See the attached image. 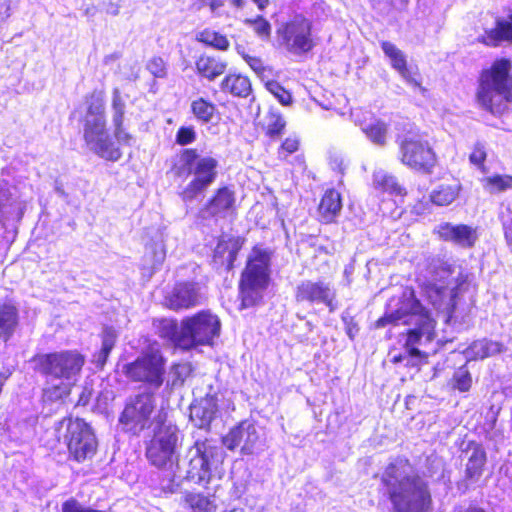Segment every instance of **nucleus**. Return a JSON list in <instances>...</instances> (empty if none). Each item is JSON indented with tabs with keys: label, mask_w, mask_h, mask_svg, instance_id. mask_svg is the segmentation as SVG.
Masks as SVG:
<instances>
[{
	"label": "nucleus",
	"mask_w": 512,
	"mask_h": 512,
	"mask_svg": "<svg viewBox=\"0 0 512 512\" xmlns=\"http://www.w3.org/2000/svg\"><path fill=\"white\" fill-rule=\"evenodd\" d=\"M243 59L250 66V68L258 75H262L265 67L261 58L242 53Z\"/></svg>",
	"instance_id": "obj_51"
},
{
	"label": "nucleus",
	"mask_w": 512,
	"mask_h": 512,
	"mask_svg": "<svg viewBox=\"0 0 512 512\" xmlns=\"http://www.w3.org/2000/svg\"><path fill=\"white\" fill-rule=\"evenodd\" d=\"M74 385L75 383L66 380H59L57 383L47 382L43 389V401L49 403L63 401L70 394Z\"/></svg>",
	"instance_id": "obj_32"
},
{
	"label": "nucleus",
	"mask_w": 512,
	"mask_h": 512,
	"mask_svg": "<svg viewBox=\"0 0 512 512\" xmlns=\"http://www.w3.org/2000/svg\"><path fill=\"white\" fill-rule=\"evenodd\" d=\"M361 130L375 145H386L389 125L385 121L373 118L369 122L363 123Z\"/></svg>",
	"instance_id": "obj_30"
},
{
	"label": "nucleus",
	"mask_w": 512,
	"mask_h": 512,
	"mask_svg": "<svg viewBox=\"0 0 512 512\" xmlns=\"http://www.w3.org/2000/svg\"><path fill=\"white\" fill-rule=\"evenodd\" d=\"M195 65L198 74L209 81H212L222 75L227 68V63L224 60L208 55L200 56Z\"/></svg>",
	"instance_id": "obj_26"
},
{
	"label": "nucleus",
	"mask_w": 512,
	"mask_h": 512,
	"mask_svg": "<svg viewBox=\"0 0 512 512\" xmlns=\"http://www.w3.org/2000/svg\"><path fill=\"white\" fill-rule=\"evenodd\" d=\"M242 245L243 240L240 237H222L214 250V263L216 265L226 266L227 270L232 269L233 263Z\"/></svg>",
	"instance_id": "obj_21"
},
{
	"label": "nucleus",
	"mask_w": 512,
	"mask_h": 512,
	"mask_svg": "<svg viewBox=\"0 0 512 512\" xmlns=\"http://www.w3.org/2000/svg\"><path fill=\"white\" fill-rule=\"evenodd\" d=\"M383 52L390 58L392 66L410 84L420 86L415 75L408 69L406 58L394 44L384 41L381 45Z\"/></svg>",
	"instance_id": "obj_24"
},
{
	"label": "nucleus",
	"mask_w": 512,
	"mask_h": 512,
	"mask_svg": "<svg viewBox=\"0 0 512 512\" xmlns=\"http://www.w3.org/2000/svg\"><path fill=\"white\" fill-rule=\"evenodd\" d=\"M109 13H111L114 16L118 15V13H119L118 7L113 8L111 11H109Z\"/></svg>",
	"instance_id": "obj_64"
},
{
	"label": "nucleus",
	"mask_w": 512,
	"mask_h": 512,
	"mask_svg": "<svg viewBox=\"0 0 512 512\" xmlns=\"http://www.w3.org/2000/svg\"><path fill=\"white\" fill-rule=\"evenodd\" d=\"M83 136L86 144L100 157L117 161L121 151L111 141L106 130L105 106L102 99L93 97L89 102L84 118Z\"/></svg>",
	"instance_id": "obj_8"
},
{
	"label": "nucleus",
	"mask_w": 512,
	"mask_h": 512,
	"mask_svg": "<svg viewBox=\"0 0 512 512\" xmlns=\"http://www.w3.org/2000/svg\"><path fill=\"white\" fill-rule=\"evenodd\" d=\"M512 40V15L508 20L497 21L496 27L487 31L482 37L483 43L497 46L502 41Z\"/></svg>",
	"instance_id": "obj_31"
},
{
	"label": "nucleus",
	"mask_w": 512,
	"mask_h": 512,
	"mask_svg": "<svg viewBox=\"0 0 512 512\" xmlns=\"http://www.w3.org/2000/svg\"><path fill=\"white\" fill-rule=\"evenodd\" d=\"M88 402V396L85 395V392L82 393L79 399V403H82L83 405L87 404Z\"/></svg>",
	"instance_id": "obj_62"
},
{
	"label": "nucleus",
	"mask_w": 512,
	"mask_h": 512,
	"mask_svg": "<svg viewBox=\"0 0 512 512\" xmlns=\"http://www.w3.org/2000/svg\"><path fill=\"white\" fill-rule=\"evenodd\" d=\"M155 401L154 394L146 391L129 397L119 417L123 430L139 435L148 428L155 410Z\"/></svg>",
	"instance_id": "obj_15"
},
{
	"label": "nucleus",
	"mask_w": 512,
	"mask_h": 512,
	"mask_svg": "<svg viewBox=\"0 0 512 512\" xmlns=\"http://www.w3.org/2000/svg\"><path fill=\"white\" fill-rule=\"evenodd\" d=\"M201 294L195 283L183 282L174 286L166 296L167 306L175 311L189 309L200 303Z\"/></svg>",
	"instance_id": "obj_19"
},
{
	"label": "nucleus",
	"mask_w": 512,
	"mask_h": 512,
	"mask_svg": "<svg viewBox=\"0 0 512 512\" xmlns=\"http://www.w3.org/2000/svg\"><path fill=\"white\" fill-rule=\"evenodd\" d=\"M11 15V0H0V22H5Z\"/></svg>",
	"instance_id": "obj_56"
},
{
	"label": "nucleus",
	"mask_w": 512,
	"mask_h": 512,
	"mask_svg": "<svg viewBox=\"0 0 512 512\" xmlns=\"http://www.w3.org/2000/svg\"><path fill=\"white\" fill-rule=\"evenodd\" d=\"M125 114V101L118 89H114L112 97V122L114 126L123 124Z\"/></svg>",
	"instance_id": "obj_43"
},
{
	"label": "nucleus",
	"mask_w": 512,
	"mask_h": 512,
	"mask_svg": "<svg viewBox=\"0 0 512 512\" xmlns=\"http://www.w3.org/2000/svg\"><path fill=\"white\" fill-rule=\"evenodd\" d=\"M16 325V310L11 305H0V337H7Z\"/></svg>",
	"instance_id": "obj_37"
},
{
	"label": "nucleus",
	"mask_w": 512,
	"mask_h": 512,
	"mask_svg": "<svg viewBox=\"0 0 512 512\" xmlns=\"http://www.w3.org/2000/svg\"><path fill=\"white\" fill-rule=\"evenodd\" d=\"M469 159H470L471 163H473L474 165H477V166L482 165L486 159V152H485L483 145H481L480 143H477L474 146V149H473L472 153L470 154Z\"/></svg>",
	"instance_id": "obj_52"
},
{
	"label": "nucleus",
	"mask_w": 512,
	"mask_h": 512,
	"mask_svg": "<svg viewBox=\"0 0 512 512\" xmlns=\"http://www.w3.org/2000/svg\"><path fill=\"white\" fill-rule=\"evenodd\" d=\"M465 512H485L483 509L471 506Z\"/></svg>",
	"instance_id": "obj_63"
},
{
	"label": "nucleus",
	"mask_w": 512,
	"mask_h": 512,
	"mask_svg": "<svg viewBox=\"0 0 512 512\" xmlns=\"http://www.w3.org/2000/svg\"><path fill=\"white\" fill-rule=\"evenodd\" d=\"M245 24L253 27L256 35L261 39L268 40L270 38L271 25L262 16H257L255 19H246Z\"/></svg>",
	"instance_id": "obj_44"
},
{
	"label": "nucleus",
	"mask_w": 512,
	"mask_h": 512,
	"mask_svg": "<svg viewBox=\"0 0 512 512\" xmlns=\"http://www.w3.org/2000/svg\"><path fill=\"white\" fill-rule=\"evenodd\" d=\"M235 194L228 187L217 190L204 211L210 216L225 217L235 210Z\"/></svg>",
	"instance_id": "obj_22"
},
{
	"label": "nucleus",
	"mask_w": 512,
	"mask_h": 512,
	"mask_svg": "<svg viewBox=\"0 0 512 512\" xmlns=\"http://www.w3.org/2000/svg\"><path fill=\"white\" fill-rule=\"evenodd\" d=\"M172 370H173V373L176 375V379L173 380V385H176L177 382L183 383L185 378L190 373V367L187 364L174 365Z\"/></svg>",
	"instance_id": "obj_54"
},
{
	"label": "nucleus",
	"mask_w": 512,
	"mask_h": 512,
	"mask_svg": "<svg viewBox=\"0 0 512 512\" xmlns=\"http://www.w3.org/2000/svg\"><path fill=\"white\" fill-rule=\"evenodd\" d=\"M454 387L461 392H466L470 389L472 379L470 373L464 368H460L454 374Z\"/></svg>",
	"instance_id": "obj_46"
},
{
	"label": "nucleus",
	"mask_w": 512,
	"mask_h": 512,
	"mask_svg": "<svg viewBox=\"0 0 512 512\" xmlns=\"http://www.w3.org/2000/svg\"><path fill=\"white\" fill-rule=\"evenodd\" d=\"M181 439L178 427L159 413L153 436L146 447V457L151 465L160 470L159 488L165 494L176 493L181 485L177 477L180 470L177 449Z\"/></svg>",
	"instance_id": "obj_4"
},
{
	"label": "nucleus",
	"mask_w": 512,
	"mask_h": 512,
	"mask_svg": "<svg viewBox=\"0 0 512 512\" xmlns=\"http://www.w3.org/2000/svg\"><path fill=\"white\" fill-rule=\"evenodd\" d=\"M485 462L486 454L484 450L479 447L475 448L468 459L466 476L472 480L478 479L482 474Z\"/></svg>",
	"instance_id": "obj_35"
},
{
	"label": "nucleus",
	"mask_w": 512,
	"mask_h": 512,
	"mask_svg": "<svg viewBox=\"0 0 512 512\" xmlns=\"http://www.w3.org/2000/svg\"><path fill=\"white\" fill-rule=\"evenodd\" d=\"M111 351L105 350L104 348H101L100 351L94 355L93 362L96 364L97 367L102 368L104 364L106 363L108 356Z\"/></svg>",
	"instance_id": "obj_57"
},
{
	"label": "nucleus",
	"mask_w": 512,
	"mask_h": 512,
	"mask_svg": "<svg viewBox=\"0 0 512 512\" xmlns=\"http://www.w3.org/2000/svg\"><path fill=\"white\" fill-rule=\"evenodd\" d=\"M218 317L208 311H200L183 319V334L180 348L190 350L198 346L211 345L220 334Z\"/></svg>",
	"instance_id": "obj_14"
},
{
	"label": "nucleus",
	"mask_w": 512,
	"mask_h": 512,
	"mask_svg": "<svg viewBox=\"0 0 512 512\" xmlns=\"http://www.w3.org/2000/svg\"><path fill=\"white\" fill-rule=\"evenodd\" d=\"M268 91L274 95V97L284 106H288L292 103V96L289 91L282 87L276 81H270L266 84Z\"/></svg>",
	"instance_id": "obj_45"
},
{
	"label": "nucleus",
	"mask_w": 512,
	"mask_h": 512,
	"mask_svg": "<svg viewBox=\"0 0 512 512\" xmlns=\"http://www.w3.org/2000/svg\"><path fill=\"white\" fill-rule=\"evenodd\" d=\"M435 231L442 240L453 242L463 248L472 247L477 240L475 229L465 224L453 225L444 222L439 224Z\"/></svg>",
	"instance_id": "obj_20"
},
{
	"label": "nucleus",
	"mask_w": 512,
	"mask_h": 512,
	"mask_svg": "<svg viewBox=\"0 0 512 512\" xmlns=\"http://www.w3.org/2000/svg\"><path fill=\"white\" fill-rule=\"evenodd\" d=\"M158 334L161 338L172 342L176 347L180 348V339L183 334V319L178 325L174 319H162L158 324Z\"/></svg>",
	"instance_id": "obj_33"
},
{
	"label": "nucleus",
	"mask_w": 512,
	"mask_h": 512,
	"mask_svg": "<svg viewBox=\"0 0 512 512\" xmlns=\"http://www.w3.org/2000/svg\"><path fill=\"white\" fill-rule=\"evenodd\" d=\"M271 254L267 249L254 247L240 281L242 306L255 305L261 298L269 280Z\"/></svg>",
	"instance_id": "obj_10"
},
{
	"label": "nucleus",
	"mask_w": 512,
	"mask_h": 512,
	"mask_svg": "<svg viewBox=\"0 0 512 512\" xmlns=\"http://www.w3.org/2000/svg\"><path fill=\"white\" fill-rule=\"evenodd\" d=\"M358 332V328L355 324L349 323L347 325V334L350 339H353L355 337V334Z\"/></svg>",
	"instance_id": "obj_58"
},
{
	"label": "nucleus",
	"mask_w": 512,
	"mask_h": 512,
	"mask_svg": "<svg viewBox=\"0 0 512 512\" xmlns=\"http://www.w3.org/2000/svg\"><path fill=\"white\" fill-rule=\"evenodd\" d=\"M166 360L157 344L150 345L134 361L124 364L123 374L133 382L158 389L164 382Z\"/></svg>",
	"instance_id": "obj_12"
},
{
	"label": "nucleus",
	"mask_w": 512,
	"mask_h": 512,
	"mask_svg": "<svg viewBox=\"0 0 512 512\" xmlns=\"http://www.w3.org/2000/svg\"><path fill=\"white\" fill-rule=\"evenodd\" d=\"M342 208L341 196L335 189H329L323 195L319 204V213L322 221L330 223L339 214Z\"/></svg>",
	"instance_id": "obj_27"
},
{
	"label": "nucleus",
	"mask_w": 512,
	"mask_h": 512,
	"mask_svg": "<svg viewBox=\"0 0 512 512\" xmlns=\"http://www.w3.org/2000/svg\"><path fill=\"white\" fill-rule=\"evenodd\" d=\"M191 110L193 115L201 122L208 123L213 118L215 113V105L203 98L194 100L191 103Z\"/></svg>",
	"instance_id": "obj_36"
},
{
	"label": "nucleus",
	"mask_w": 512,
	"mask_h": 512,
	"mask_svg": "<svg viewBox=\"0 0 512 512\" xmlns=\"http://www.w3.org/2000/svg\"><path fill=\"white\" fill-rule=\"evenodd\" d=\"M253 2L260 10H264L269 4V0H253Z\"/></svg>",
	"instance_id": "obj_59"
},
{
	"label": "nucleus",
	"mask_w": 512,
	"mask_h": 512,
	"mask_svg": "<svg viewBox=\"0 0 512 512\" xmlns=\"http://www.w3.org/2000/svg\"><path fill=\"white\" fill-rule=\"evenodd\" d=\"M511 64L501 59L494 62L490 70L481 75L478 101L482 107L492 113H500L507 102H512Z\"/></svg>",
	"instance_id": "obj_6"
},
{
	"label": "nucleus",
	"mask_w": 512,
	"mask_h": 512,
	"mask_svg": "<svg viewBox=\"0 0 512 512\" xmlns=\"http://www.w3.org/2000/svg\"><path fill=\"white\" fill-rule=\"evenodd\" d=\"M32 362L35 370L51 380L76 383L85 364V357L77 350H63L36 355Z\"/></svg>",
	"instance_id": "obj_11"
},
{
	"label": "nucleus",
	"mask_w": 512,
	"mask_h": 512,
	"mask_svg": "<svg viewBox=\"0 0 512 512\" xmlns=\"http://www.w3.org/2000/svg\"><path fill=\"white\" fill-rule=\"evenodd\" d=\"M222 442L231 451L240 448L241 454L251 455L260 447V435L254 424L244 421L231 429Z\"/></svg>",
	"instance_id": "obj_18"
},
{
	"label": "nucleus",
	"mask_w": 512,
	"mask_h": 512,
	"mask_svg": "<svg viewBox=\"0 0 512 512\" xmlns=\"http://www.w3.org/2000/svg\"><path fill=\"white\" fill-rule=\"evenodd\" d=\"M457 195L458 192L455 187L440 186L431 193L430 199L435 205L446 206L451 204L456 199Z\"/></svg>",
	"instance_id": "obj_39"
},
{
	"label": "nucleus",
	"mask_w": 512,
	"mask_h": 512,
	"mask_svg": "<svg viewBox=\"0 0 512 512\" xmlns=\"http://www.w3.org/2000/svg\"><path fill=\"white\" fill-rule=\"evenodd\" d=\"M312 23L302 15H295L278 29V35L285 49L295 55L309 52L314 47Z\"/></svg>",
	"instance_id": "obj_16"
},
{
	"label": "nucleus",
	"mask_w": 512,
	"mask_h": 512,
	"mask_svg": "<svg viewBox=\"0 0 512 512\" xmlns=\"http://www.w3.org/2000/svg\"><path fill=\"white\" fill-rule=\"evenodd\" d=\"M218 410L217 402L213 397L201 399L190 408V419L199 428H206L210 425Z\"/></svg>",
	"instance_id": "obj_23"
},
{
	"label": "nucleus",
	"mask_w": 512,
	"mask_h": 512,
	"mask_svg": "<svg viewBox=\"0 0 512 512\" xmlns=\"http://www.w3.org/2000/svg\"><path fill=\"white\" fill-rule=\"evenodd\" d=\"M421 290L437 309L451 315L458 296L468 287L469 273L453 259L433 257L427 261Z\"/></svg>",
	"instance_id": "obj_2"
},
{
	"label": "nucleus",
	"mask_w": 512,
	"mask_h": 512,
	"mask_svg": "<svg viewBox=\"0 0 512 512\" xmlns=\"http://www.w3.org/2000/svg\"><path fill=\"white\" fill-rule=\"evenodd\" d=\"M196 140V132L193 127L182 126L176 134V143L182 146L193 143Z\"/></svg>",
	"instance_id": "obj_47"
},
{
	"label": "nucleus",
	"mask_w": 512,
	"mask_h": 512,
	"mask_svg": "<svg viewBox=\"0 0 512 512\" xmlns=\"http://www.w3.org/2000/svg\"><path fill=\"white\" fill-rule=\"evenodd\" d=\"M218 161L212 156H200L196 149H184L174 159L171 173L174 177L191 181L181 192L182 199L192 201L204 192L217 177Z\"/></svg>",
	"instance_id": "obj_5"
},
{
	"label": "nucleus",
	"mask_w": 512,
	"mask_h": 512,
	"mask_svg": "<svg viewBox=\"0 0 512 512\" xmlns=\"http://www.w3.org/2000/svg\"><path fill=\"white\" fill-rule=\"evenodd\" d=\"M295 300L297 303L325 305L330 312H334L338 307L336 290L330 282L325 280L301 281L295 289Z\"/></svg>",
	"instance_id": "obj_17"
},
{
	"label": "nucleus",
	"mask_w": 512,
	"mask_h": 512,
	"mask_svg": "<svg viewBox=\"0 0 512 512\" xmlns=\"http://www.w3.org/2000/svg\"><path fill=\"white\" fill-rule=\"evenodd\" d=\"M221 91L234 97L247 98L252 93L250 79L242 74H228L220 84Z\"/></svg>",
	"instance_id": "obj_25"
},
{
	"label": "nucleus",
	"mask_w": 512,
	"mask_h": 512,
	"mask_svg": "<svg viewBox=\"0 0 512 512\" xmlns=\"http://www.w3.org/2000/svg\"><path fill=\"white\" fill-rule=\"evenodd\" d=\"M484 188L491 194L512 188V176L495 175L483 179Z\"/></svg>",
	"instance_id": "obj_38"
},
{
	"label": "nucleus",
	"mask_w": 512,
	"mask_h": 512,
	"mask_svg": "<svg viewBox=\"0 0 512 512\" xmlns=\"http://www.w3.org/2000/svg\"><path fill=\"white\" fill-rule=\"evenodd\" d=\"M118 334L113 327H104L102 331V346L105 350L111 351L116 343Z\"/></svg>",
	"instance_id": "obj_49"
},
{
	"label": "nucleus",
	"mask_w": 512,
	"mask_h": 512,
	"mask_svg": "<svg viewBox=\"0 0 512 512\" xmlns=\"http://www.w3.org/2000/svg\"><path fill=\"white\" fill-rule=\"evenodd\" d=\"M147 69L155 77L163 78L166 76V64L161 57L152 58L147 64Z\"/></svg>",
	"instance_id": "obj_48"
},
{
	"label": "nucleus",
	"mask_w": 512,
	"mask_h": 512,
	"mask_svg": "<svg viewBox=\"0 0 512 512\" xmlns=\"http://www.w3.org/2000/svg\"><path fill=\"white\" fill-rule=\"evenodd\" d=\"M392 300L389 310L383 317L377 320L376 327H385L388 324L412 326L407 331L405 350L393 357L394 363H404L405 366L416 367L422 363L425 355L417 348L430 343L435 337V321L429 311L416 298L411 288H405L401 297L393 305Z\"/></svg>",
	"instance_id": "obj_1"
},
{
	"label": "nucleus",
	"mask_w": 512,
	"mask_h": 512,
	"mask_svg": "<svg viewBox=\"0 0 512 512\" xmlns=\"http://www.w3.org/2000/svg\"><path fill=\"white\" fill-rule=\"evenodd\" d=\"M498 218L502 224L507 245L512 248V208L510 205L501 206Z\"/></svg>",
	"instance_id": "obj_42"
},
{
	"label": "nucleus",
	"mask_w": 512,
	"mask_h": 512,
	"mask_svg": "<svg viewBox=\"0 0 512 512\" xmlns=\"http://www.w3.org/2000/svg\"><path fill=\"white\" fill-rule=\"evenodd\" d=\"M266 133L269 137H278L283 133L286 122L283 116L276 111H270L266 116Z\"/></svg>",
	"instance_id": "obj_40"
},
{
	"label": "nucleus",
	"mask_w": 512,
	"mask_h": 512,
	"mask_svg": "<svg viewBox=\"0 0 512 512\" xmlns=\"http://www.w3.org/2000/svg\"><path fill=\"white\" fill-rule=\"evenodd\" d=\"M198 40L219 50H227L229 47L228 39L224 35L212 30L202 31L199 34Z\"/></svg>",
	"instance_id": "obj_41"
},
{
	"label": "nucleus",
	"mask_w": 512,
	"mask_h": 512,
	"mask_svg": "<svg viewBox=\"0 0 512 512\" xmlns=\"http://www.w3.org/2000/svg\"><path fill=\"white\" fill-rule=\"evenodd\" d=\"M147 252L152 253L154 256L153 262L151 264L152 268H156V266L160 265L165 258V252L160 245L154 244L149 246L147 248Z\"/></svg>",
	"instance_id": "obj_53"
},
{
	"label": "nucleus",
	"mask_w": 512,
	"mask_h": 512,
	"mask_svg": "<svg viewBox=\"0 0 512 512\" xmlns=\"http://www.w3.org/2000/svg\"><path fill=\"white\" fill-rule=\"evenodd\" d=\"M183 506L192 512H216L215 500L202 493L186 492L182 497Z\"/></svg>",
	"instance_id": "obj_29"
},
{
	"label": "nucleus",
	"mask_w": 512,
	"mask_h": 512,
	"mask_svg": "<svg viewBox=\"0 0 512 512\" xmlns=\"http://www.w3.org/2000/svg\"><path fill=\"white\" fill-rule=\"evenodd\" d=\"M187 468L184 479L207 487L223 463L222 448L213 439H198L185 454Z\"/></svg>",
	"instance_id": "obj_7"
},
{
	"label": "nucleus",
	"mask_w": 512,
	"mask_h": 512,
	"mask_svg": "<svg viewBox=\"0 0 512 512\" xmlns=\"http://www.w3.org/2000/svg\"><path fill=\"white\" fill-rule=\"evenodd\" d=\"M299 141L296 138H286L279 149V157L286 158L287 155L298 150Z\"/></svg>",
	"instance_id": "obj_50"
},
{
	"label": "nucleus",
	"mask_w": 512,
	"mask_h": 512,
	"mask_svg": "<svg viewBox=\"0 0 512 512\" xmlns=\"http://www.w3.org/2000/svg\"><path fill=\"white\" fill-rule=\"evenodd\" d=\"M222 5V2L220 0H213L211 1L210 3V7H211V10L214 11L215 9H217L218 7H220Z\"/></svg>",
	"instance_id": "obj_60"
},
{
	"label": "nucleus",
	"mask_w": 512,
	"mask_h": 512,
	"mask_svg": "<svg viewBox=\"0 0 512 512\" xmlns=\"http://www.w3.org/2000/svg\"><path fill=\"white\" fill-rule=\"evenodd\" d=\"M54 431L57 439H63L67 445L69 456L81 463L91 459L97 450V439L91 426L80 418H63L55 423Z\"/></svg>",
	"instance_id": "obj_9"
},
{
	"label": "nucleus",
	"mask_w": 512,
	"mask_h": 512,
	"mask_svg": "<svg viewBox=\"0 0 512 512\" xmlns=\"http://www.w3.org/2000/svg\"><path fill=\"white\" fill-rule=\"evenodd\" d=\"M503 351V345L500 342L481 339L474 341L466 350L468 359H484L494 356Z\"/></svg>",
	"instance_id": "obj_28"
},
{
	"label": "nucleus",
	"mask_w": 512,
	"mask_h": 512,
	"mask_svg": "<svg viewBox=\"0 0 512 512\" xmlns=\"http://www.w3.org/2000/svg\"><path fill=\"white\" fill-rule=\"evenodd\" d=\"M231 3L238 8H242L244 5L243 0H231Z\"/></svg>",
	"instance_id": "obj_61"
},
{
	"label": "nucleus",
	"mask_w": 512,
	"mask_h": 512,
	"mask_svg": "<svg viewBox=\"0 0 512 512\" xmlns=\"http://www.w3.org/2000/svg\"><path fill=\"white\" fill-rule=\"evenodd\" d=\"M398 147L399 161L412 170L430 173L436 165V154L420 133H406L398 139Z\"/></svg>",
	"instance_id": "obj_13"
},
{
	"label": "nucleus",
	"mask_w": 512,
	"mask_h": 512,
	"mask_svg": "<svg viewBox=\"0 0 512 512\" xmlns=\"http://www.w3.org/2000/svg\"><path fill=\"white\" fill-rule=\"evenodd\" d=\"M114 136L118 143L122 145H131L133 140V137L123 128V124L114 126Z\"/></svg>",
	"instance_id": "obj_55"
},
{
	"label": "nucleus",
	"mask_w": 512,
	"mask_h": 512,
	"mask_svg": "<svg viewBox=\"0 0 512 512\" xmlns=\"http://www.w3.org/2000/svg\"><path fill=\"white\" fill-rule=\"evenodd\" d=\"M381 481L396 512H425L431 504L427 482L407 459L391 462Z\"/></svg>",
	"instance_id": "obj_3"
},
{
	"label": "nucleus",
	"mask_w": 512,
	"mask_h": 512,
	"mask_svg": "<svg viewBox=\"0 0 512 512\" xmlns=\"http://www.w3.org/2000/svg\"><path fill=\"white\" fill-rule=\"evenodd\" d=\"M373 183L376 188L395 195H403L404 188L398 183L395 176L384 170L374 172Z\"/></svg>",
	"instance_id": "obj_34"
}]
</instances>
